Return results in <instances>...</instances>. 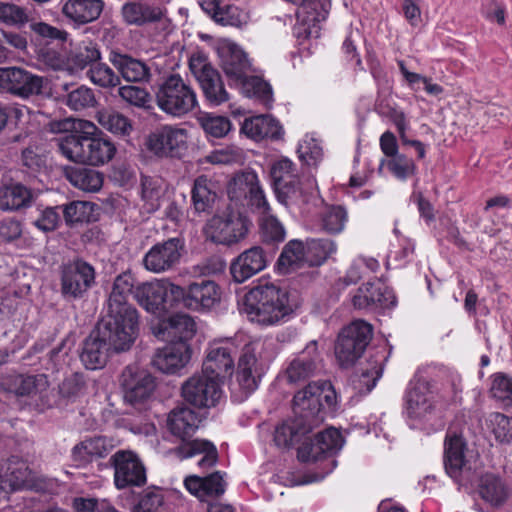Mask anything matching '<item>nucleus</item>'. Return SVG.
I'll return each instance as SVG.
<instances>
[{
    "label": "nucleus",
    "mask_w": 512,
    "mask_h": 512,
    "mask_svg": "<svg viewBox=\"0 0 512 512\" xmlns=\"http://www.w3.org/2000/svg\"><path fill=\"white\" fill-rule=\"evenodd\" d=\"M293 403L297 413L308 416L318 425L323 421L324 410H336L337 394L329 381L311 382L294 395Z\"/></svg>",
    "instance_id": "39448f33"
},
{
    "label": "nucleus",
    "mask_w": 512,
    "mask_h": 512,
    "mask_svg": "<svg viewBox=\"0 0 512 512\" xmlns=\"http://www.w3.org/2000/svg\"><path fill=\"white\" fill-rule=\"evenodd\" d=\"M479 493L485 501L494 505L501 504L508 496V490L504 482L492 473L481 476Z\"/></svg>",
    "instance_id": "37998d69"
},
{
    "label": "nucleus",
    "mask_w": 512,
    "mask_h": 512,
    "mask_svg": "<svg viewBox=\"0 0 512 512\" xmlns=\"http://www.w3.org/2000/svg\"><path fill=\"white\" fill-rule=\"evenodd\" d=\"M187 138L185 129L166 125L149 135L147 146L158 156L177 157L186 149Z\"/></svg>",
    "instance_id": "6ab92c4d"
},
{
    "label": "nucleus",
    "mask_w": 512,
    "mask_h": 512,
    "mask_svg": "<svg viewBox=\"0 0 512 512\" xmlns=\"http://www.w3.org/2000/svg\"><path fill=\"white\" fill-rule=\"evenodd\" d=\"M32 199L31 190L22 184L0 187V210L15 211L29 207Z\"/></svg>",
    "instance_id": "ea45409f"
},
{
    "label": "nucleus",
    "mask_w": 512,
    "mask_h": 512,
    "mask_svg": "<svg viewBox=\"0 0 512 512\" xmlns=\"http://www.w3.org/2000/svg\"><path fill=\"white\" fill-rule=\"evenodd\" d=\"M32 375L8 373L0 376V389L17 396H27Z\"/></svg>",
    "instance_id": "052dcab7"
},
{
    "label": "nucleus",
    "mask_w": 512,
    "mask_h": 512,
    "mask_svg": "<svg viewBox=\"0 0 512 512\" xmlns=\"http://www.w3.org/2000/svg\"><path fill=\"white\" fill-rule=\"evenodd\" d=\"M68 179L73 186L86 192H97L103 185V174L88 168L71 171Z\"/></svg>",
    "instance_id": "09e8293b"
},
{
    "label": "nucleus",
    "mask_w": 512,
    "mask_h": 512,
    "mask_svg": "<svg viewBox=\"0 0 512 512\" xmlns=\"http://www.w3.org/2000/svg\"><path fill=\"white\" fill-rule=\"evenodd\" d=\"M241 131L256 141L265 138L279 139L283 134L282 126L270 115H258L245 119Z\"/></svg>",
    "instance_id": "c9c22d12"
},
{
    "label": "nucleus",
    "mask_w": 512,
    "mask_h": 512,
    "mask_svg": "<svg viewBox=\"0 0 512 512\" xmlns=\"http://www.w3.org/2000/svg\"><path fill=\"white\" fill-rule=\"evenodd\" d=\"M216 185L206 175H201L194 181L192 201L197 212L208 211L216 199Z\"/></svg>",
    "instance_id": "79ce46f5"
},
{
    "label": "nucleus",
    "mask_w": 512,
    "mask_h": 512,
    "mask_svg": "<svg viewBox=\"0 0 512 512\" xmlns=\"http://www.w3.org/2000/svg\"><path fill=\"white\" fill-rule=\"evenodd\" d=\"M64 89L67 91L64 103L71 110L82 111L94 107L97 103L94 91L87 86L81 85L69 90V85L66 84Z\"/></svg>",
    "instance_id": "3c124183"
},
{
    "label": "nucleus",
    "mask_w": 512,
    "mask_h": 512,
    "mask_svg": "<svg viewBox=\"0 0 512 512\" xmlns=\"http://www.w3.org/2000/svg\"><path fill=\"white\" fill-rule=\"evenodd\" d=\"M489 422L497 441L509 443L512 440V418L496 412L490 414Z\"/></svg>",
    "instance_id": "338daca9"
},
{
    "label": "nucleus",
    "mask_w": 512,
    "mask_h": 512,
    "mask_svg": "<svg viewBox=\"0 0 512 512\" xmlns=\"http://www.w3.org/2000/svg\"><path fill=\"white\" fill-rule=\"evenodd\" d=\"M135 279L130 272L119 274L112 286L108 299V309L134 308L127 300L131 293H134Z\"/></svg>",
    "instance_id": "a19ab883"
},
{
    "label": "nucleus",
    "mask_w": 512,
    "mask_h": 512,
    "mask_svg": "<svg viewBox=\"0 0 512 512\" xmlns=\"http://www.w3.org/2000/svg\"><path fill=\"white\" fill-rule=\"evenodd\" d=\"M184 485L192 495L204 502L220 497L226 490V482L220 472H214L205 477L188 476Z\"/></svg>",
    "instance_id": "2f4dec72"
},
{
    "label": "nucleus",
    "mask_w": 512,
    "mask_h": 512,
    "mask_svg": "<svg viewBox=\"0 0 512 512\" xmlns=\"http://www.w3.org/2000/svg\"><path fill=\"white\" fill-rule=\"evenodd\" d=\"M189 69L197 79L205 100L212 106H219L230 98L222 77L203 53H194L189 59Z\"/></svg>",
    "instance_id": "9b49d317"
},
{
    "label": "nucleus",
    "mask_w": 512,
    "mask_h": 512,
    "mask_svg": "<svg viewBox=\"0 0 512 512\" xmlns=\"http://www.w3.org/2000/svg\"><path fill=\"white\" fill-rule=\"evenodd\" d=\"M96 329L111 345L113 352L129 350L139 332V316L136 308L108 309Z\"/></svg>",
    "instance_id": "7ed1b4c3"
},
{
    "label": "nucleus",
    "mask_w": 512,
    "mask_h": 512,
    "mask_svg": "<svg viewBox=\"0 0 512 512\" xmlns=\"http://www.w3.org/2000/svg\"><path fill=\"white\" fill-rule=\"evenodd\" d=\"M198 122L207 136L222 138L231 130L232 124L227 117L204 113L198 117Z\"/></svg>",
    "instance_id": "6e6d98bb"
},
{
    "label": "nucleus",
    "mask_w": 512,
    "mask_h": 512,
    "mask_svg": "<svg viewBox=\"0 0 512 512\" xmlns=\"http://www.w3.org/2000/svg\"><path fill=\"white\" fill-rule=\"evenodd\" d=\"M275 189L277 200L291 213L307 214L318 201L314 180L300 178L281 184Z\"/></svg>",
    "instance_id": "f8f14e48"
},
{
    "label": "nucleus",
    "mask_w": 512,
    "mask_h": 512,
    "mask_svg": "<svg viewBox=\"0 0 512 512\" xmlns=\"http://www.w3.org/2000/svg\"><path fill=\"white\" fill-rule=\"evenodd\" d=\"M263 374L264 369L256 357L255 344H246L239 357L236 372L237 383L245 396L258 388Z\"/></svg>",
    "instance_id": "5701e85b"
},
{
    "label": "nucleus",
    "mask_w": 512,
    "mask_h": 512,
    "mask_svg": "<svg viewBox=\"0 0 512 512\" xmlns=\"http://www.w3.org/2000/svg\"><path fill=\"white\" fill-rule=\"evenodd\" d=\"M169 334L177 340L175 342L188 343L196 333V323L187 314H175L168 321Z\"/></svg>",
    "instance_id": "864d4df0"
},
{
    "label": "nucleus",
    "mask_w": 512,
    "mask_h": 512,
    "mask_svg": "<svg viewBox=\"0 0 512 512\" xmlns=\"http://www.w3.org/2000/svg\"><path fill=\"white\" fill-rule=\"evenodd\" d=\"M92 215V205L85 201H73L63 206V216L66 224L89 222Z\"/></svg>",
    "instance_id": "e2e57ef3"
},
{
    "label": "nucleus",
    "mask_w": 512,
    "mask_h": 512,
    "mask_svg": "<svg viewBox=\"0 0 512 512\" xmlns=\"http://www.w3.org/2000/svg\"><path fill=\"white\" fill-rule=\"evenodd\" d=\"M236 353L237 347L232 340L215 341L207 349L202 369L221 380L232 373Z\"/></svg>",
    "instance_id": "aec40b11"
},
{
    "label": "nucleus",
    "mask_w": 512,
    "mask_h": 512,
    "mask_svg": "<svg viewBox=\"0 0 512 512\" xmlns=\"http://www.w3.org/2000/svg\"><path fill=\"white\" fill-rule=\"evenodd\" d=\"M111 352V345L95 329L82 344L80 360L87 369H101L106 365Z\"/></svg>",
    "instance_id": "7c9ffc66"
},
{
    "label": "nucleus",
    "mask_w": 512,
    "mask_h": 512,
    "mask_svg": "<svg viewBox=\"0 0 512 512\" xmlns=\"http://www.w3.org/2000/svg\"><path fill=\"white\" fill-rule=\"evenodd\" d=\"M181 396L186 403L196 408L215 407L223 397L221 380L202 369L182 383Z\"/></svg>",
    "instance_id": "6e6552de"
},
{
    "label": "nucleus",
    "mask_w": 512,
    "mask_h": 512,
    "mask_svg": "<svg viewBox=\"0 0 512 512\" xmlns=\"http://www.w3.org/2000/svg\"><path fill=\"white\" fill-rule=\"evenodd\" d=\"M438 398L428 381L415 376L409 382L405 393L404 413L417 424L426 422L433 416Z\"/></svg>",
    "instance_id": "9d476101"
},
{
    "label": "nucleus",
    "mask_w": 512,
    "mask_h": 512,
    "mask_svg": "<svg viewBox=\"0 0 512 512\" xmlns=\"http://www.w3.org/2000/svg\"><path fill=\"white\" fill-rule=\"evenodd\" d=\"M348 221V213L343 206L331 205L326 207L320 217L321 229L328 234L341 233Z\"/></svg>",
    "instance_id": "8fccbe9b"
},
{
    "label": "nucleus",
    "mask_w": 512,
    "mask_h": 512,
    "mask_svg": "<svg viewBox=\"0 0 512 512\" xmlns=\"http://www.w3.org/2000/svg\"><path fill=\"white\" fill-rule=\"evenodd\" d=\"M120 382L125 401L133 406L145 404L152 397L156 388L155 378L152 374L137 365L125 367Z\"/></svg>",
    "instance_id": "dca6fc26"
},
{
    "label": "nucleus",
    "mask_w": 512,
    "mask_h": 512,
    "mask_svg": "<svg viewBox=\"0 0 512 512\" xmlns=\"http://www.w3.org/2000/svg\"><path fill=\"white\" fill-rule=\"evenodd\" d=\"M491 394L505 406L512 405V378L503 373L495 374L493 376Z\"/></svg>",
    "instance_id": "774afa93"
},
{
    "label": "nucleus",
    "mask_w": 512,
    "mask_h": 512,
    "mask_svg": "<svg viewBox=\"0 0 512 512\" xmlns=\"http://www.w3.org/2000/svg\"><path fill=\"white\" fill-rule=\"evenodd\" d=\"M44 79L20 67L0 68V91H7L21 98L40 95Z\"/></svg>",
    "instance_id": "a211bd4d"
},
{
    "label": "nucleus",
    "mask_w": 512,
    "mask_h": 512,
    "mask_svg": "<svg viewBox=\"0 0 512 512\" xmlns=\"http://www.w3.org/2000/svg\"><path fill=\"white\" fill-rule=\"evenodd\" d=\"M354 307L358 309L390 308L396 304V298L383 283H367L358 288L352 298Z\"/></svg>",
    "instance_id": "cd10ccee"
},
{
    "label": "nucleus",
    "mask_w": 512,
    "mask_h": 512,
    "mask_svg": "<svg viewBox=\"0 0 512 512\" xmlns=\"http://www.w3.org/2000/svg\"><path fill=\"white\" fill-rule=\"evenodd\" d=\"M184 242L180 238H169L154 244L144 255L142 264L152 273L160 274L174 270L181 261Z\"/></svg>",
    "instance_id": "2eb2a0df"
},
{
    "label": "nucleus",
    "mask_w": 512,
    "mask_h": 512,
    "mask_svg": "<svg viewBox=\"0 0 512 512\" xmlns=\"http://www.w3.org/2000/svg\"><path fill=\"white\" fill-rule=\"evenodd\" d=\"M467 443L461 435L448 432L444 442V468L446 473L458 479L466 466Z\"/></svg>",
    "instance_id": "473e14b6"
},
{
    "label": "nucleus",
    "mask_w": 512,
    "mask_h": 512,
    "mask_svg": "<svg viewBox=\"0 0 512 512\" xmlns=\"http://www.w3.org/2000/svg\"><path fill=\"white\" fill-rule=\"evenodd\" d=\"M199 422L200 420L196 412L186 406H182L173 409L169 413L167 425L169 431L185 443L196 432Z\"/></svg>",
    "instance_id": "f704fd0d"
},
{
    "label": "nucleus",
    "mask_w": 512,
    "mask_h": 512,
    "mask_svg": "<svg viewBox=\"0 0 512 512\" xmlns=\"http://www.w3.org/2000/svg\"><path fill=\"white\" fill-rule=\"evenodd\" d=\"M101 59V53L98 45L93 42L82 43L71 57L74 68L83 70L91 67Z\"/></svg>",
    "instance_id": "13d9d810"
},
{
    "label": "nucleus",
    "mask_w": 512,
    "mask_h": 512,
    "mask_svg": "<svg viewBox=\"0 0 512 512\" xmlns=\"http://www.w3.org/2000/svg\"><path fill=\"white\" fill-rule=\"evenodd\" d=\"M248 188L249 203L257 209L261 215L271 212L263 189L259 185L258 177L255 173L248 174L245 178Z\"/></svg>",
    "instance_id": "680f3d73"
},
{
    "label": "nucleus",
    "mask_w": 512,
    "mask_h": 512,
    "mask_svg": "<svg viewBox=\"0 0 512 512\" xmlns=\"http://www.w3.org/2000/svg\"><path fill=\"white\" fill-rule=\"evenodd\" d=\"M222 69L231 80L240 82L250 70L246 53L236 44H228L220 50Z\"/></svg>",
    "instance_id": "72a5a7b5"
},
{
    "label": "nucleus",
    "mask_w": 512,
    "mask_h": 512,
    "mask_svg": "<svg viewBox=\"0 0 512 512\" xmlns=\"http://www.w3.org/2000/svg\"><path fill=\"white\" fill-rule=\"evenodd\" d=\"M373 337V327L355 320L344 327L335 344V356L341 367L352 366L364 353Z\"/></svg>",
    "instance_id": "423d86ee"
},
{
    "label": "nucleus",
    "mask_w": 512,
    "mask_h": 512,
    "mask_svg": "<svg viewBox=\"0 0 512 512\" xmlns=\"http://www.w3.org/2000/svg\"><path fill=\"white\" fill-rule=\"evenodd\" d=\"M307 263L305 244L298 239L290 240L284 247L276 262V270L280 275H288L297 271Z\"/></svg>",
    "instance_id": "4c0bfd02"
},
{
    "label": "nucleus",
    "mask_w": 512,
    "mask_h": 512,
    "mask_svg": "<svg viewBox=\"0 0 512 512\" xmlns=\"http://www.w3.org/2000/svg\"><path fill=\"white\" fill-rule=\"evenodd\" d=\"M60 291L67 300L81 299L96 284V271L83 258L75 257L59 267Z\"/></svg>",
    "instance_id": "0eeeda50"
},
{
    "label": "nucleus",
    "mask_w": 512,
    "mask_h": 512,
    "mask_svg": "<svg viewBox=\"0 0 512 512\" xmlns=\"http://www.w3.org/2000/svg\"><path fill=\"white\" fill-rule=\"evenodd\" d=\"M114 469V484L119 490L141 487L147 482L146 469L138 455L131 450H118L109 459Z\"/></svg>",
    "instance_id": "ddd939ff"
},
{
    "label": "nucleus",
    "mask_w": 512,
    "mask_h": 512,
    "mask_svg": "<svg viewBox=\"0 0 512 512\" xmlns=\"http://www.w3.org/2000/svg\"><path fill=\"white\" fill-rule=\"evenodd\" d=\"M96 119L102 128L115 135L127 136L133 129L131 120L117 111H98Z\"/></svg>",
    "instance_id": "a18cd8bd"
},
{
    "label": "nucleus",
    "mask_w": 512,
    "mask_h": 512,
    "mask_svg": "<svg viewBox=\"0 0 512 512\" xmlns=\"http://www.w3.org/2000/svg\"><path fill=\"white\" fill-rule=\"evenodd\" d=\"M109 62L128 83L148 84L152 80V69L148 62L129 54L112 50Z\"/></svg>",
    "instance_id": "4be33fe9"
},
{
    "label": "nucleus",
    "mask_w": 512,
    "mask_h": 512,
    "mask_svg": "<svg viewBox=\"0 0 512 512\" xmlns=\"http://www.w3.org/2000/svg\"><path fill=\"white\" fill-rule=\"evenodd\" d=\"M2 483L8 486L10 491L31 488L33 486L32 471L25 461L12 457L2 475Z\"/></svg>",
    "instance_id": "58836bf2"
},
{
    "label": "nucleus",
    "mask_w": 512,
    "mask_h": 512,
    "mask_svg": "<svg viewBox=\"0 0 512 512\" xmlns=\"http://www.w3.org/2000/svg\"><path fill=\"white\" fill-rule=\"evenodd\" d=\"M176 454L181 459H195L197 467L206 471L218 461V451L216 446L205 439H194L182 443L176 448Z\"/></svg>",
    "instance_id": "c756f323"
},
{
    "label": "nucleus",
    "mask_w": 512,
    "mask_h": 512,
    "mask_svg": "<svg viewBox=\"0 0 512 512\" xmlns=\"http://www.w3.org/2000/svg\"><path fill=\"white\" fill-rule=\"evenodd\" d=\"M319 364L317 341L309 342L306 347L289 363L285 374L289 383H299L314 376Z\"/></svg>",
    "instance_id": "a878e982"
},
{
    "label": "nucleus",
    "mask_w": 512,
    "mask_h": 512,
    "mask_svg": "<svg viewBox=\"0 0 512 512\" xmlns=\"http://www.w3.org/2000/svg\"><path fill=\"white\" fill-rule=\"evenodd\" d=\"M32 384L29 385V397L41 409L49 408L53 405V394L49 389V381L45 374H35L31 378Z\"/></svg>",
    "instance_id": "603ef678"
},
{
    "label": "nucleus",
    "mask_w": 512,
    "mask_h": 512,
    "mask_svg": "<svg viewBox=\"0 0 512 512\" xmlns=\"http://www.w3.org/2000/svg\"><path fill=\"white\" fill-rule=\"evenodd\" d=\"M179 302L192 311L205 312L214 309L221 302L222 289L212 280L202 279L181 287Z\"/></svg>",
    "instance_id": "f3484780"
},
{
    "label": "nucleus",
    "mask_w": 512,
    "mask_h": 512,
    "mask_svg": "<svg viewBox=\"0 0 512 512\" xmlns=\"http://www.w3.org/2000/svg\"><path fill=\"white\" fill-rule=\"evenodd\" d=\"M114 447L113 439L106 436L87 438L72 448L71 459L75 466L85 467L94 459L106 457Z\"/></svg>",
    "instance_id": "c85d7f7f"
},
{
    "label": "nucleus",
    "mask_w": 512,
    "mask_h": 512,
    "mask_svg": "<svg viewBox=\"0 0 512 512\" xmlns=\"http://www.w3.org/2000/svg\"><path fill=\"white\" fill-rule=\"evenodd\" d=\"M103 0H61V13L74 27L90 24L101 16Z\"/></svg>",
    "instance_id": "b1692460"
},
{
    "label": "nucleus",
    "mask_w": 512,
    "mask_h": 512,
    "mask_svg": "<svg viewBox=\"0 0 512 512\" xmlns=\"http://www.w3.org/2000/svg\"><path fill=\"white\" fill-rule=\"evenodd\" d=\"M74 132L60 137L58 148L68 160L99 166L108 163L115 155L116 147L111 140L96 136L97 127L87 120H76Z\"/></svg>",
    "instance_id": "f03ea898"
},
{
    "label": "nucleus",
    "mask_w": 512,
    "mask_h": 512,
    "mask_svg": "<svg viewBox=\"0 0 512 512\" xmlns=\"http://www.w3.org/2000/svg\"><path fill=\"white\" fill-rule=\"evenodd\" d=\"M267 253L260 246H253L241 253L230 266V273L237 283H243L266 268Z\"/></svg>",
    "instance_id": "393cba45"
},
{
    "label": "nucleus",
    "mask_w": 512,
    "mask_h": 512,
    "mask_svg": "<svg viewBox=\"0 0 512 512\" xmlns=\"http://www.w3.org/2000/svg\"><path fill=\"white\" fill-rule=\"evenodd\" d=\"M32 20V11L12 2H0V22L18 29L24 28Z\"/></svg>",
    "instance_id": "49530a36"
},
{
    "label": "nucleus",
    "mask_w": 512,
    "mask_h": 512,
    "mask_svg": "<svg viewBox=\"0 0 512 512\" xmlns=\"http://www.w3.org/2000/svg\"><path fill=\"white\" fill-rule=\"evenodd\" d=\"M155 100L161 111L174 117L188 114L198 104L195 90L179 74L168 76L158 85Z\"/></svg>",
    "instance_id": "20e7f679"
},
{
    "label": "nucleus",
    "mask_w": 512,
    "mask_h": 512,
    "mask_svg": "<svg viewBox=\"0 0 512 512\" xmlns=\"http://www.w3.org/2000/svg\"><path fill=\"white\" fill-rule=\"evenodd\" d=\"M86 74L92 83L103 88H111L120 85V76L107 64L99 61L92 65Z\"/></svg>",
    "instance_id": "4d7b16f0"
},
{
    "label": "nucleus",
    "mask_w": 512,
    "mask_h": 512,
    "mask_svg": "<svg viewBox=\"0 0 512 512\" xmlns=\"http://www.w3.org/2000/svg\"><path fill=\"white\" fill-rule=\"evenodd\" d=\"M388 170L399 180H406L415 174L416 165L414 161L404 154H396L386 162Z\"/></svg>",
    "instance_id": "0e129e2a"
},
{
    "label": "nucleus",
    "mask_w": 512,
    "mask_h": 512,
    "mask_svg": "<svg viewBox=\"0 0 512 512\" xmlns=\"http://www.w3.org/2000/svg\"><path fill=\"white\" fill-rule=\"evenodd\" d=\"M119 97L128 105L150 110L152 108V96L146 88L135 85H122L118 88Z\"/></svg>",
    "instance_id": "5fc2aeb1"
},
{
    "label": "nucleus",
    "mask_w": 512,
    "mask_h": 512,
    "mask_svg": "<svg viewBox=\"0 0 512 512\" xmlns=\"http://www.w3.org/2000/svg\"><path fill=\"white\" fill-rule=\"evenodd\" d=\"M304 244L309 266L323 264L337 250L336 243L331 239H309Z\"/></svg>",
    "instance_id": "de8ad7c7"
},
{
    "label": "nucleus",
    "mask_w": 512,
    "mask_h": 512,
    "mask_svg": "<svg viewBox=\"0 0 512 512\" xmlns=\"http://www.w3.org/2000/svg\"><path fill=\"white\" fill-rule=\"evenodd\" d=\"M121 16L127 25L143 26L147 23L161 19L162 12L159 8L144 1H129L122 5Z\"/></svg>",
    "instance_id": "e433bc0d"
},
{
    "label": "nucleus",
    "mask_w": 512,
    "mask_h": 512,
    "mask_svg": "<svg viewBox=\"0 0 512 512\" xmlns=\"http://www.w3.org/2000/svg\"><path fill=\"white\" fill-rule=\"evenodd\" d=\"M294 417L278 425L274 433V442L278 447L289 448L298 443L317 424L308 416L297 413L294 409Z\"/></svg>",
    "instance_id": "bb28decb"
},
{
    "label": "nucleus",
    "mask_w": 512,
    "mask_h": 512,
    "mask_svg": "<svg viewBox=\"0 0 512 512\" xmlns=\"http://www.w3.org/2000/svg\"><path fill=\"white\" fill-rule=\"evenodd\" d=\"M244 306L252 322L275 326L289 321L300 302L295 292L275 284H265L252 288L246 294Z\"/></svg>",
    "instance_id": "f257e3e1"
},
{
    "label": "nucleus",
    "mask_w": 512,
    "mask_h": 512,
    "mask_svg": "<svg viewBox=\"0 0 512 512\" xmlns=\"http://www.w3.org/2000/svg\"><path fill=\"white\" fill-rule=\"evenodd\" d=\"M249 225L247 217L241 213L231 212L212 217L206 224L205 234L214 243L231 245L246 236Z\"/></svg>",
    "instance_id": "4468645a"
},
{
    "label": "nucleus",
    "mask_w": 512,
    "mask_h": 512,
    "mask_svg": "<svg viewBox=\"0 0 512 512\" xmlns=\"http://www.w3.org/2000/svg\"><path fill=\"white\" fill-rule=\"evenodd\" d=\"M181 286L170 282L168 279L146 282L137 286L134 298L146 311L161 315L179 302Z\"/></svg>",
    "instance_id": "1a4fd4ad"
},
{
    "label": "nucleus",
    "mask_w": 512,
    "mask_h": 512,
    "mask_svg": "<svg viewBox=\"0 0 512 512\" xmlns=\"http://www.w3.org/2000/svg\"><path fill=\"white\" fill-rule=\"evenodd\" d=\"M274 188L299 179L295 164L288 158L275 161L270 169Z\"/></svg>",
    "instance_id": "bf43d9fd"
},
{
    "label": "nucleus",
    "mask_w": 512,
    "mask_h": 512,
    "mask_svg": "<svg viewBox=\"0 0 512 512\" xmlns=\"http://www.w3.org/2000/svg\"><path fill=\"white\" fill-rule=\"evenodd\" d=\"M192 350L188 343L171 342L156 350L151 364L165 374H177L190 362Z\"/></svg>",
    "instance_id": "412c9836"
},
{
    "label": "nucleus",
    "mask_w": 512,
    "mask_h": 512,
    "mask_svg": "<svg viewBox=\"0 0 512 512\" xmlns=\"http://www.w3.org/2000/svg\"><path fill=\"white\" fill-rule=\"evenodd\" d=\"M242 93L248 98H254L270 106L273 102V91L271 85L258 76H246L240 82Z\"/></svg>",
    "instance_id": "c03bdc74"
},
{
    "label": "nucleus",
    "mask_w": 512,
    "mask_h": 512,
    "mask_svg": "<svg viewBox=\"0 0 512 512\" xmlns=\"http://www.w3.org/2000/svg\"><path fill=\"white\" fill-rule=\"evenodd\" d=\"M316 444L320 445L326 456L333 455L341 450L343 446V438L339 430L328 428L315 435Z\"/></svg>",
    "instance_id": "69168bd1"
}]
</instances>
